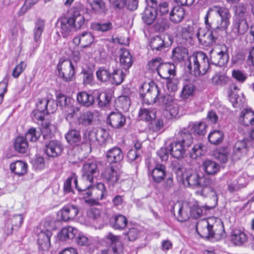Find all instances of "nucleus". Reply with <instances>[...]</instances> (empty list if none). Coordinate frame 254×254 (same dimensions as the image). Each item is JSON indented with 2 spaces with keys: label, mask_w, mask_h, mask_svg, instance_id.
Returning a JSON list of instances; mask_svg holds the SVG:
<instances>
[{
  "label": "nucleus",
  "mask_w": 254,
  "mask_h": 254,
  "mask_svg": "<svg viewBox=\"0 0 254 254\" xmlns=\"http://www.w3.org/2000/svg\"><path fill=\"white\" fill-rule=\"evenodd\" d=\"M170 152L174 158L181 159L184 157L187 149L185 145L176 140L170 144Z\"/></svg>",
  "instance_id": "21"
},
{
  "label": "nucleus",
  "mask_w": 254,
  "mask_h": 254,
  "mask_svg": "<svg viewBox=\"0 0 254 254\" xmlns=\"http://www.w3.org/2000/svg\"><path fill=\"white\" fill-rule=\"evenodd\" d=\"M79 212L78 207L71 204L65 205L61 209V215L63 220L67 221L73 219Z\"/></svg>",
  "instance_id": "20"
},
{
  "label": "nucleus",
  "mask_w": 254,
  "mask_h": 254,
  "mask_svg": "<svg viewBox=\"0 0 254 254\" xmlns=\"http://www.w3.org/2000/svg\"><path fill=\"white\" fill-rule=\"evenodd\" d=\"M91 28L93 30L106 32L112 28V24L110 22L104 23L95 22L91 24Z\"/></svg>",
  "instance_id": "53"
},
{
  "label": "nucleus",
  "mask_w": 254,
  "mask_h": 254,
  "mask_svg": "<svg viewBox=\"0 0 254 254\" xmlns=\"http://www.w3.org/2000/svg\"><path fill=\"white\" fill-rule=\"evenodd\" d=\"M26 66L27 64L24 62H21L13 69L12 74V76L15 78H17L25 70Z\"/></svg>",
  "instance_id": "63"
},
{
  "label": "nucleus",
  "mask_w": 254,
  "mask_h": 254,
  "mask_svg": "<svg viewBox=\"0 0 254 254\" xmlns=\"http://www.w3.org/2000/svg\"><path fill=\"white\" fill-rule=\"evenodd\" d=\"M195 86L191 83L185 85L181 92V97L183 99H187L192 96L194 93Z\"/></svg>",
  "instance_id": "56"
},
{
  "label": "nucleus",
  "mask_w": 254,
  "mask_h": 254,
  "mask_svg": "<svg viewBox=\"0 0 254 254\" xmlns=\"http://www.w3.org/2000/svg\"><path fill=\"white\" fill-rule=\"evenodd\" d=\"M41 134L42 131L41 129H37L35 127H31L26 132L25 138L30 141L35 142L39 138Z\"/></svg>",
  "instance_id": "51"
},
{
  "label": "nucleus",
  "mask_w": 254,
  "mask_h": 254,
  "mask_svg": "<svg viewBox=\"0 0 254 254\" xmlns=\"http://www.w3.org/2000/svg\"><path fill=\"white\" fill-rule=\"evenodd\" d=\"M210 60L213 64L219 66H223L228 62L229 56L223 51L216 53L211 52Z\"/></svg>",
  "instance_id": "25"
},
{
  "label": "nucleus",
  "mask_w": 254,
  "mask_h": 254,
  "mask_svg": "<svg viewBox=\"0 0 254 254\" xmlns=\"http://www.w3.org/2000/svg\"><path fill=\"white\" fill-rule=\"evenodd\" d=\"M196 230L200 237L207 240L219 241L226 236L222 222L214 217L199 220L196 224Z\"/></svg>",
  "instance_id": "2"
},
{
  "label": "nucleus",
  "mask_w": 254,
  "mask_h": 254,
  "mask_svg": "<svg viewBox=\"0 0 254 254\" xmlns=\"http://www.w3.org/2000/svg\"><path fill=\"white\" fill-rule=\"evenodd\" d=\"M106 157L109 163H115L121 161L124 155L120 148L114 147L107 151Z\"/></svg>",
  "instance_id": "23"
},
{
  "label": "nucleus",
  "mask_w": 254,
  "mask_h": 254,
  "mask_svg": "<svg viewBox=\"0 0 254 254\" xmlns=\"http://www.w3.org/2000/svg\"><path fill=\"white\" fill-rule=\"evenodd\" d=\"M93 10L98 13H105L107 8L103 0H87Z\"/></svg>",
  "instance_id": "46"
},
{
  "label": "nucleus",
  "mask_w": 254,
  "mask_h": 254,
  "mask_svg": "<svg viewBox=\"0 0 254 254\" xmlns=\"http://www.w3.org/2000/svg\"><path fill=\"white\" fill-rule=\"evenodd\" d=\"M58 106L61 107L63 110L67 112L66 118H72L74 114L79 111L78 107H75L69 105L70 98L63 94H59L57 96Z\"/></svg>",
  "instance_id": "9"
},
{
  "label": "nucleus",
  "mask_w": 254,
  "mask_h": 254,
  "mask_svg": "<svg viewBox=\"0 0 254 254\" xmlns=\"http://www.w3.org/2000/svg\"><path fill=\"white\" fill-rule=\"evenodd\" d=\"M188 67L193 71L196 76L205 74L209 69L210 62L206 54L202 52H196L188 59Z\"/></svg>",
  "instance_id": "3"
},
{
  "label": "nucleus",
  "mask_w": 254,
  "mask_h": 254,
  "mask_svg": "<svg viewBox=\"0 0 254 254\" xmlns=\"http://www.w3.org/2000/svg\"><path fill=\"white\" fill-rule=\"evenodd\" d=\"M249 25L247 19H236L232 27L231 33L236 37L245 34L248 30Z\"/></svg>",
  "instance_id": "18"
},
{
  "label": "nucleus",
  "mask_w": 254,
  "mask_h": 254,
  "mask_svg": "<svg viewBox=\"0 0 254 254\" xmlns=\"http://www.w3.org/2000/svg\"><path fill=\"white\" fill-rule=\"evenodd\" d=\"M150 46L153 51H161L166 48L164 39L158 35L151 38Z\"/></svg>",
  "instance_id": "34"
},
{
  "label": "nucleus",
  "mask_w": 254,
  "mask_h": 254,
  "mask_svg": "<svg viewBox=\"0 0 254 254\" xmlns=\"http://www.w3.org/2000/svg\"><path fill=\"white\" fill-rule=\"evenodd\" d=\"M231 16L229 10L225 7L214 5L208 8L204 22L206 28L212 32L216 41L218 36L227 29Z\"/></svg>",
  "instance_id": "1"
},
{
  "label": "nucleus",
  "mask_w": 254,
  "mask_h": 254,
  "mask_svg": "<svg viewBox=\"0 0 254 254\" xmlns=\"http://www.w3.org/2000/svg\"><path fill=\"white\" fill-rule=\"evenodd\" d=\"M224 134L220 130H214L210 132L208 136L209 141L213 144L217 145L221 143L223 140Z\"/></svg>",
  "instance_id": "47"
},
{
  "label": "nucleus",
  "mask_w": 254,
  "mask_h": 254,
  "mask_svg": "<svg viewBox=\"0 0 254 254\" xmlns=\"http://www.w3.org/2000/svg\"><path fill=\"white\" fill-rule=\"evenodd\" d=\"M192 28L188 25L186 27H182L179 26L177 28V37H182V40L181 43L186 42L187 40L190 38L192 36L191 31Z\"/></svg>",
  "instance_id": "43"
},
{
  "label": "nucleus",
  "mask_w": 254,
  "mask_h": 254,
  "mask_svg": "<svg viewBox=\"0 0 254 254\" xmlns=\"http://www.w3.org/2000/svg\"><path fill=\"white\" fill-rule=\"evenodd\" d=\"M97 171V165L96 163L89 162L84 164L82 170V175L92 177L93 179L94 174Z\"/></svg>",
  "instance_id": "45"
},
{
  "label": "nucleus",
  "mask_w": 254,
  "mask_h": 254,
  "mask_svg": "<svg viewBox=\"0 0 254 254\" xmlns=\"http://www.w3.org/2000/svg\"><path fill=\"white\" fill-rule=\"evenodd\" d=\"M189 128L188 127L182 128L178 133L177 136V140L187 147H189L193 142V137Z\"/></svg>",
  "instance_id": "22"
},
{
  "label": "nucleus",
  "mask_w": 254,
  "mask_h": 254,
  "mask_svg": "<svg viewBox=\"0 0 254 254\" xmlns=\"http://www.w3.org/2000/svg\"><path fill=\"white\" fill-rule=\"evenodd\" d=\"M246 184L245 178L240 177L238 179H235L229 183L228 189L230 192H234L245 187Z\"/></svg>",
  "instance_id": "39"
},
{
  "label": "nucleus",
  "mask_w": 254,
  "mask_h": 254,
  "mask_svg": "<svg viewBox=\"0 0 254 254\" xmlns=\"http://www.w3.org/2000/svg\"><path fill=\"white\" fill-rule=\"evenodd\" d=\"M159 103L162 105H164L167 108L170 105H171L173 103V99L172 97L168 94H165L160 95L158 97V100Z\"/></svg>",
  "instance_id": "59"
},
{
  "label": "nucleus",
  "mask_w": 254,
  "mask_h": 254,
  "mask_svg": "<svg viewBox=\"0 0 254 254\" xmlns=\"http://www.w3.org/2000/svg\"><path fill=\"white\" fill-rule=\"evenodd\" d=\"M63 150L61 143L57 140H51L45 144V152L49 157H58L61 154Z\"/></svg>",
  "instance_id": "12"
},
{
  "label": "nucleus",
  "mask_w": 254,
  "mask_h": 254,
  "mask_svg": "<svg viewBox=\"0 0 254 254\" xmlns=\"http://www.w3.org/2000/svg\"><path fill=\"white\" fill-rule=\"evenodd\" d=\"M206 125L203 122L199 123H190L188 125V128H192L194 132L198 135H203L206 133Z\"/></svg>",
  "instance_id": "50"
},
{
  "label": "nucleus",
  "mask_w": 254,
  "mask_h": 254,
  "mask_svg": "<svg viewBox=\"0 0 254 254\" xmlns=\"http://www.w3.org/2000/svg\"><path fill=\"white\" fill-rule=\"evenodd\" d=\"M181 179L183 184L187 187L193 189L198 188L202 183L208 182V178L200 177L196 173L187 172L182 175Z\"/></svg>",
  "instance_id": "7"
},
{
  "label": "nucleus",
  "mask_w": 254,
  "mask_h": 254,
  "mask_svg": "<svg viewBox=\"0 0 254 254\" xmlns=\"http://www.w3.org/2000/svg\"><path fill=\"white\" fill-rule=\"evenodd\" d=\"M140 94L145 103L152 104L158 101L160 91L158 86L154 83L152 84L145 83L140 87Z\"/></svg>",
  "instance_id": "5"
},
{
  "label": "nucleus",
  "mask_w": 254,
  "mask_h": 254,
  "mask_svg": "<svg viewBox=\"0 0 254 254\" xmlns=\"http://www.w3.org/2000/svg\"><path fill=\"white\" fill-rule=\"evenodd\" d=\"M97 144L104 143L108 137L109 133L107 130L103 128L97 129Z\"/></svg>",
  "instance_id": "60"
},
{
  "label": "nucleus",
  "mask_w": 254,
  "mask_h": 254,
  "mask_svg": "<svg viewBox=\"0 0 254 254\" xmlns=\"http://www.w3.org/2000/svg\"><path fill=\"white\" fill-rule=\"evenodd\" d=\"M202 211V208L197 203L190 205V216L193 219H197L200 217Z\"/></svg>",
  "instance_id": "57"
},
{
  "label": "nucleus",
  "mask_w": 254,
  "mask_h": 254,
  "mask_svg": "<svg viewBox=\"0 0 254 254\" xmlns=\"http://www.w3.org/2000/svg\"><path fill=\"white\" fill-rule=\"evenodd\" d=\"M109 247L111 254H124V245L122 242H117V244L112 245Z\"/></svg>",
  "instance_id": "64"
},
{
  "label": "nucleus",
  "mask_w": 254,
  "mask_h": 254,
  "mask_svg": "<svg viewBox=\"0 0 254 254\" xmlns=\"http://www.w3.org/2000/svg\"><path fill=\"white\" fill-rule=\"evenodd\" d=\"M82 48H85L90 45L94 41V38L90 32H84L81 34Z\"/></svg>",
  "instance_id": "54"
},
{
  "label": "nucleus",
  "mask_w": 254,
  "mask_h": 254,
  "mask_svg": "<svg viewBox=\"0 0 254 254\" xmlns=\"http://www.w3.org/2000/svg\"><path fill=\"white\" fill-rule=\"evenodd\" d=\"M65 137L67 142L71 145L79 143L81 139L80 132L74 129L69 130Z\"/></svg>",
  "instance_id": "42"
},
{
  "label": "nucleus",
  "mask_w": 254,
  "mask_h": 254,
  "mask_svg": "<svg viewBox=\"0 0 254 254\" xmlns=\"http://www.w3.org/2000/svg\"><path fill=\"white\" fill-rule=\"evenodd\" d=\"M239 123L245 126H252V129L254 128V112L251 109H244L241 113L239 119Z\"/></svg>",
  "instance_id": "17"
},
{
  "label": "nucleus",
  "mask_w": 254,
  "mask_h": 254,
  "mask_svg": "<svg viewBox=\"0 0 254 254\" xmlns=\"http://www.w3.org/2000/svg\"><path fill=\"white\" fill-rule=\"evenodd\" d=\"M231 241L237 246H241L245 243L248 240L247 236L241 230L236 229L231 232Z\"/></svg>",
  "instance_id": "29"
},
{
  "label": "nucleus",
  "mask_w": 254,
  "mask_h": 254,
  "mask_svg": "<svg viewBox=\"0 0 254 254\" xmlns=\"http://www.w3.org/2000/svg\"><path fill=\"white\" fill-rule=\"evenodd\" d=\"M76 98L79 104L86 107H90L94 103V97L93 95L85 91L78 92Z\"/></svg>",
  "instance_id": "27"
},
{
  "label": "nucleus",
  "mask_w": 254,
  "mask_h": 254,
  "mask_svg": "<svg viewBox=\"0 0 254 254\" xmlns=\"http://www.w3.org/2000/svg\"><path fill=\"white\" fill-rule=\"evenodd\" d=\"M157 14V10L155 8L149 6L146 7L142 13V18L146 24L150 25L156 19Z\"/></svg>",
  "instance_id": "31"
},
{
  "label": "nucleus",
  "mask_w": 254,
  "mask_h": 254,
  "mask_svg": "<svg viewBox=\"0 0 254 254\" xmlns=\"http://www.w3.org/2000/svg\"><path fill=\"white\" fill-rule=\"evenodd\" d=\"M70 21L69 18L66 17H61L58 20L57 24H60V32L64 38L69 36L74 28Z\"/></svg>",
  "instance_id": "19"
},
{
  "label": "nucleus",
  "mask_w": 254,
  "mask_h": 254,
  "mask_svg": "<svg viewBox=\"0 0 254 254\" xmlns=\"http://www.w3.org/2000/svg\"><path fill=\"white\" fill-rule=\"evenodd\" d=\"M126 122V117L119 112H111L108 118L109 124L115 128H120L123 127Z\"/></svg>",
  "instance_id": "16"
},
{
  "label": "nucleus",
  "mask_w": 254,
  "mask_h": 254,
  "mask_svg": "<svg viewBox=\"0 0 254 254\" xmlns=\"http://www.w3.org/2000/svg\"><path fill=\"white\" fill-rule=\"evenodd\" d=\"M93 119V114L90 111H87L81 114L77 121L79 125L87 126L92 124Z\"/></svg>",
  "instance_id": "48"
},
{
  "label": "nucleus",
  "mask_w": 254,
  "mask_h": 254,
  "mask_svg": "<svg viewBox=\"0 0 254 254\" xmlns=\"http://www.w3.org/2000/svg\"><path fill=\"white\" fill-rule=\"evenodd\" d=\"M109 188H114L119 183L120 175L113 166L107 167L102 175Z\"/></svg>",
  "instance_id": "10"
},
{
  "label": "nucleus",
  "mask_w": 254,
  "mask_h": 254,
  "mask_svg": "<svg viewBox=\"0 0 254 254\" xmlns=\"http://www.w3.org/2000/svg\"><path fill=\"white\" fill-rule=\"evenodd\" d=\"M77 233V230L71 226L63 228L58 234V239L61 241H66L67 240L72 239Z\"/></svg>",
  "instance_id": "26"
},
{
  "label": "nucleus",
  "mask_w": 254,
  "mask_h": 254,
  "mask_svg": "<svg viewBox=\"0 0 254 254\" xmlns=\"http://www.w3.org/2000/svg\"><path fill=\"white\" fill-rule=\"evenodd\" d=\"M85 137L90 145L97 144V129H93L89 130L87 134H85Z\"/></svg>",
  "instance_id": "61"
},
{
  "label": "nucleus",
  "mask_w": 254,
  "mask_h": 254,
  "mask_svg": "<svg viewBox=\"0 0 254 254\" xmlns=\"http://www.w3.org/2000/svg\"><path fill=\"white\" fill-rule=\"evenodd\" d=\"M74 183L75 188L78 191L84 192L83 194L85 195L84 197H89L91 195V192L89 189L93 184L92 177L82 175L79 184L76 178L74 179Z\"/></svg>",
  "instance_id": "8"
},
{
  "label": "nucleus",
  "mask_w": 254,
  "mask_h": 254,
  "mask_svg": "<svg viewBox=\"0 0 254 254\" xmlns=\"http://www.w3.org/2000/svg\"><path fill=\"white\" fill-rule=\"evenodd\" d=\"M202 168L208 175H214L219 171V165L213 160L206 159L203 162Z\"/></svg>",
  "instance_id": "35"
},
{
  "label": "nucleus",
  "mask_w": 254,
  "mask_h": 254,
  "mask_svg": "<svg viewBox=\"0 0 254 254\" xmlns=\"http://www.w3.org/2000/svg\"><path fill=\"white\" fill-rule=\"evenodd\" d=\"M111 222L115 229L122 230L126 227L127 220L124 215L119 214L112 217L111 219Z\"/></svg>",
  "instance_id": "38"
},
{
  "label": "nucleus",
  "mask_w": 254,
  "mask_h": 254,
  "mask_svg": "<svg viewBox=\"0 0 254 254\" xmlns=\"http://www.w3.org/2000/svg\"><path fill=\"white\" fill-rule=\"evenodd\" d=\"M35 25V28L33 29V37L35 48H37L41 42V37L45 28V21L39 18L36 20Z\"/></svg>",
  "instance_id": "24"
},
{
  "label": "nucleus",
  "mask_w": 254,
  "mask_h": 254,
  "mask_svg": "<svg viewBox=\"0 0 254 254\" xmlns=\"http://www.w3.org/2000/svg\"><path fill=\"white\" fill-rule=\"evenodd\" d=\"M120 65L125 70L128 69L132 64V57L129 51L122 49L120 58Z\"/></svg>",
  "instance_id": "32"
},
{
  "label": "nucleus",
  "mask_w": 254,
  "mask_h": 254,
  "mask_svg": "<svg viewBox=\"0 0 254 254\" xmlns=\"http://www.w3.org/2000/svg\"><path fill=\"white\" fill-rule=\"evenodd\" d=\"M173 57L178 61L182 60L187 54V50L181 47L175 48L172 52Z\"/></svg>",
  "instance_id": "58"
},
{
  "label": "nucleus",
  "mask_w": 254,
  "mask_h": 254,
  "mask_svg": "<svg viewBox=\"0 0 254 254\" xmlns=\"http://www.w3.org/2000/svg\"><path fill=\"white\" fill-rule=\"evenodd\" d=\"M111 94L106 92H102L98 95L97 100L98 104L100 107H106L110 103L111 100Z\"/></svg>",
  "instance_id": "52"
},
{
  "label": "nucleus",
  "mask_w": 254,
  "mask_h": 254,
  "mask_svg": "<svg viewBox=\"0 0 254 254\" xmlns=\"http://www.w3.org/2000/svg\"><path fill=\"white\" fill-rule=\"evenodd\" d=\"M247 14V7L243 4L239 3L237 6H236V19H247L246 17Z\"/></svg>",
  "instance_id": "55"
},
{
  "label": "nucleus",
  "mask_w": 254,
  "mask_h": 254,
  "mask_svg": "<svg viewBox=\"0 0 254 254\" xmlns=\"http://www.w3.org/2000/svg\"><path fill=\"white\" fill-rule=\"evenodd\" d=\"M28 148V143L27 139L23 136H18L14 142V150L21 153H25Z\"/></svg>",
  "instance_id": "37"
},
{
  "label": "nucleus",
  "mask_w": 254,
  "mask_h": 254,
  "mask_svg": "<svg viewBox=\"0 0 254 254\" xmlns=\"http://www.w3.org/2000/svg\"><path fill=\"white\" fill-rule=\"evenodd\" d=\"M254 128L252 129L248 138H244L235 143L232 153L233 159H240L243 155L247 153L248 150L254 142Z\"/></svg>",
  "instance_id": "4"
},
{
  "label": "nucleus",
  "mask_w": 254,
  "mask_h": 254,
  "mask_svg": "<svg viewBox=\"0 0 254 254\" xmlns=\"http://www.w3.org/2000/svg\"><path fill=\"white\" fill-rule=\"evenodd\" d=\"M170 24L167 20H163L154 25L156 30L159 32H163L170 28Z\"/></svg>",
  "instance_id": "62"
},
{
  "label": "nucleus",
  "mask_w": 254,
  "mask_h": 254,
  "mask_svg": "<svg viewBox=\"0 0 254 254\" xmlns=\"http://www.w3.org/2000/svg\"><path fill=\"white\" fill-rule=\"evenodd\" d=\"M199 42L204 46H210L216 42L215 38L209 29L199 28L196 34Z\"/></svg>",
  "instance_id": "11"
},
{
  "label": "nucleus",
  "mask_w": 254,
  "mask_h": 254,
  "mask_svg": "<svg viewBox=\"0 0 254 254\" xmlns=\"http://www.w3.org/2000/svg\"><path fill=\"white\" fill-rule=\"evenodd\" d=\"M138 115L141 120L146 121H150L156 118V113L154 110L146 108L140 109Z\"/></svg>",
  "instance_id": "49"
},
{
  "label": "nucleus",
  "mask_w": 254,
  "mask_h": 254,
  "mask_svg": "<svg viewBox=\"0 0 254 254\" xmlns=\"http://www.w3.org/2000/svg\"><path fill=\"white\" fill-rule=\"evenodd\" d=\"M125 77V74L122 70L112 68L110 83L113 85H119L124 80Z\"/></svg>",
  "instance_id": "33"
},
{
  "label": "nucleus",
  "mask_w": 254,
  "mask_h": 254,
  "mask_svg": "<svg viewBox=\"0 0 254 254\" xmlns=\"http://www.w3.org/2000/svg\"><path fill=\"white\" fill-rule=\"evenodd\" d=\"M10 169L15 174L19 176H23L27 172V164L22 161L17 160L10 165Z\"/></svg>",
  "instance_id": "30"
},
{
  "label": "nucleus",
  "mask_w": 254,
  "mask_h": 254,
  "mask_svg": "<svg viewBox=\"0 0 254 254\" xmlns=\"http://www.w3.org/2000/svg\"><path fill=\"white\" fill-rule=\"evenodd\" d=\"M158 74L161 78L169 80L176 75V66L170 63L162 64L158 69Z\"/></svg>",
  "instance_id": "14"
},
{
  "label": "nucleus",
  "mask_w": 254,
  "mask_h": 254,
  "mask_svg": "<svg viewBox=\"0 0 254 254\" xmlns=\"http://www.w3.org/2000/svg\"><path fill=\"white\" fill-rule=\"evenodd\" d=\"M59 77L65 82H69L73 79L74 66L70 60H60L57 65Z\"/></svg>",
  "instance_id": "6"
},
{
  "label": "nucleus",
  "mask_w": 254,
  "mask_h": 254,
  "mask_svg": "<svg viewBox=\"0 0 254 254\" xmlns=\"http://www.w3.org/2000/svg\"><path fill=\"white\" fill-rule=\"evenodd\" d=\"M152 177L153 181L160 183L162 182L166 177V167L163 164H156L152 171Z\"/></svg>",
  "instance_id": "28"
},
{
  "label": "nucleus",
  "mask_w": 254,
  "mask_h": 254,
  "mask_svg": "<svg viewBox=\"0 0 254 254\" xmlns=\"http://www.w3.org/2000/svg\"><path fill=\"white\" fill-rule=\"evenodd\" d=\"M185 10L183 8L175 6L170 13V20L175 23L181 22L184 18Z\"/></svg>",
  "instance_id": "36"
},
{
  "label": "nucleus",
  "mask_w": 254,
  "mask_h": 254,
  "mask_svg": "<svg viewBox=\"0 0 254 254\" xmlns=\"http://www.w3.org/2000/svg\"><path fill=\"white\" fill-rule=\"evenodd\" d=\"M51 231L46 230L41 231L38 235L37 243L39 249L46 251H48L50 247V239L52 236Z\"/></svg>",
  "instance_id": "13"
},
{
  "label": "nucleus",
  "mask_w": 254,
  "mask_h": 254,
  "mask_svg": "<svg viewBox=\"0 0 254 254\" xmlns=\"http://www.w3.org/2000/svg\"><path fill=\"white\" fill-rule=\"evenodd\" d=\"M208 181L207 183L205 182V183L204 182L202 183L198 187L201 188L199 193L202 196L209 197L214 202V205H216L218 201L217 194L210 186V179H208Z\"/></svg>",
  "instance_id": "15"
},
{
  "label": "nucleus",
  "mask_w": 254,
  "mask_h": 254,
  "mask_svg": "<svg viewBox=\"0 0 254 254\" xmlns=\"http://www.w3.org/2000/svg\"><path fill=\"white\" fill-rule=\"evenodd\" d=\"M230 93L229 95L230 100L232 103L234 107H237V106L242 103L241 97L238 95L239 89L235 84H232L230 87Z\"/></svg>",
  "instance_id": "41"
},
{
  "label": "nucleus",
  "mask_w": 254,
  "mask_h": 254,
  "mask_svg": "<svg viewBox=\"0 0 254 254\" xmlns=\"http://www.w3.org/2000/svg\"><path fill=\"white\" fill-rule=\"evenodd\" d=\"M69 18L75 29L80 28L84 24V17L80 14L78 11H74Z\"/></svg>",
  "instance_id": "44"
},
{
  "label": "nucleus",
  "mask_w": 254,
  "mask_h": 254,
  "mask_svg": "<svg viewBox=\"0 0 254 254\" xmlns=\"http://www.w3.org/2000/svg\"><path fill=\"white\" fill-rule=\"evenodd\" d=\"M111 71L112 69L110 67L108 68L105 67H100L96 71L97 78L102 82L110 83Z\"/></svg>",
  "instance_id": "40"
}]
</instances>
